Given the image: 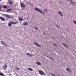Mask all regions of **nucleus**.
Instances as JSON below:
<instances>
[{"mask_svg":"<svg viewBox=\"0 0 76 76\" xmlns=\"http://www.w3.org/2000/svg\"><path fill=\"white\" fill-rule=\"evenodd\" d=\"M18 23V22L16 21L15 22L10 21L8 24V26L9 27H11V26H12V25H16V24Z\"/></svg>","mask_w":76,"mask_h":76,"instance_id":"1","label":"nucleus"},{"mask_svg":"<svg viewBox=\"0 0 76 76\" xmlns=\"http://www.w3.org/2000/svg\"><path fill=\"white\" fill-rule=\"evenodd\" d=\"M34 10L36 11H37V12H39V13H40L41 14H43L44 13V12L43 11H42L37 7H35L34 9Z\"/></svg>","mask_w":76,"mask_h":76,"instance_id":"2","label":"nucleus"},{"mask_svg":"<svg viewBox=\"0 0 76 76\" xmlns=\"http://www.w3.org/2000/svg\"><path fill=\"white\" fill-rule=\"evenodd\" d=\"M3 16L6 18H7V19H10L11 18V16L7 14H3Z\"/></svg>","mask_w":76,"mask_h":76,"instance_id":"3","label":"nucleus"},{"mask_svg":"<svg viewBox=\"0 0 76 76\" xmlns=\"http://www.w3.org/2000/svg\"><path fill=\"white\" fill-rule=\"evenodd\" d=\"M38 72L41 75H45V73L43 72V71L41 70H39Z\"/></svg>","mask_w":76,"mask_h":76,"instance_id":"4","label":"nucleus"},{"mask_svg":"<svg viewBox=\"0 0 76 76\" xmlns=\"http://www.w3.org/2000/svg\"><path fill=\"white\" fill-rule=\"evenodd\" d=\"M1 43L2 44V45H6V46H7V43H5V42H4L3 41H1Z\"/></svg>","mask_w":76,"mask_h":76,"instance_id":"5","label":"nucleus"},{"mask_svg":"<svg viewBox=\"0 0 76 76\" xmlns=\"http://www.w3.org/2000/svg\"><path fill=\"white\" fill-rule=\"evenodd\" d=\"M20 6L21 7H23V8H25V4L23 3H20Z\"/></svg>","mask_w":76,"mask_h":76,"instance_id":"6","label":"nucleus"},{"mask_svg":"<svg viewBox=\"0 0 76 76\" xmlns=\"http://www.w3.org/2000/svg\"><path fill=\"white\" fill-rule=\"evenodd\" d=\"M7 67V65L6 64H4L3 67V69H6Z\"/></svg>","mask_w":76,"mask_h":76,"instance_id":"7","label":"nucleus"},{"mask_svg":"<svg viewBox=\"0 0 76 76\" xmlns=\"http://www.w3.org/2000/svg\"><path fill=\"white\" fill-rule=\"evenodd\" d=\"M11 10H12V9H8L7 10V12H8L9 13L10 12H11Z\"/></svg>","mask_w":76,"mask_h":76,"instance_id":"8","label":"nucleus"},{"mask_svg":"<svg viewBox=\"0 0 76 76\" xmlns=\"http://www.w3.org/2000/svg\"><path fill=\"white\" fill-rule=\"evenodd\" d=\"M34 43L37 46V47H41V46L40 45H38V44L36 42H34Z\"/></svg>","mask_w":76,"mask_h":76,"instance_id":"9","label":"nucleus"},{"mask_svg":"<svg viewBox=\"0 0 76 76\" xmlns=\"http://www.w3.org/2000/svg\"><path fill=\"white\" fill-rule=\"evenodd\" d=\"M0 19L1 20H2V21H5V19H4V18H3L0 16Z\"/></svg>","mask_w":76,"mask_h":76,"instance_id":"10","label":"nucleus"},{"mask_svg":"<svg viewBox=\"0 0 76 76\" xmlns=\"http://www.w3.org/2000/svg\"><path fill=\"white\" fill-rule=\"evenodd\" d=\"M26 55L27 56H30V57H32V54L29 53H26Z\"/></svg>","mask_w":76,"mask_h":76,"instance_id":"11","label":"nucleus"},{"mask_svg":"<svg viewBox=\"0 0 76 76\" xmlns=\"http://www.w3.org/2000/svg\"><path fill=\"white\" fill-rule=\"evenodd\" d=\"M3 8H4V9H8V8H9V7H7V5H4L3 6Z\"/></svg>","mask_w":76,"mask_h":76,"instance_id":"12","label":"nucleus"},{"mask_svg":"<svg viewBox=\"0 0 76 76\" xmlns=\"http://www.w3.org/2000/svg\"><path fill=\"white\" fill-rule=\"evenodd\" d=\"M66 71H67V72H69L72 71V70H71L70 69H69L68 68H66Z\"/></svg>","mask_w":76,"mask_h":76,"instance_id":"13","label":"nucleus"},{"mask_svg":"<svg viewBox=\"0 0 76 76\" xmlns=\"http://www.w3.org/2000/svg\"><path fill=\"white\" fill-rule=\"evenodd\" d=\"M58 13H59V15H61V16H63V14H62V13H61V12L59 11V12H58Z\"/></svg>","mask_w":76,"mask_h":76,"instance_id":"14","label":"nucleus"},{"mask_svg":"<svg viewBox=\"0 0 76 76\" xmlns=\"http://www.w3.org/2000/svg\"><path fill=\"white\" fill-rule=\"evenodd\" d=\"M23 24L25 26L26 25H28V23L26 22H25L23 23Z\"/></svg>","mask_w":76,"mask_h":76,"instance_id":"15","label":"nucleus"},{"mask_svg":"<svg viewBox=\"0 0 76 76\" xmlns=\"http://www.w3.org/2000/svg\"><path fill=\"white\" fill-rule=\"evenodd\" d=\"M9 3L10 4H13V2L12 1H10V0L9 1Z\"/></svg>","mask_w":76,"mask_h":76,"instance_id":"16","label":"nucleus"},{"mask_svg":"<svg viewBox=\"0 0 76 76\" xmlns=\"http://www.w3.org/2000/svg\"><path fill=\"white\" fill-rule=\"evenodd\" d=\"M37 65H41V63L39 62H37Z\"/></svg>","mask_w":76,"mask_h":76,"instance_id":"17","label":"nucleus"},{"mask_svg":"<svg viewBox=\"0 0 76 76\" xmlns=\"http://www.w3.org/2000/svg\"><path fill=\"white\" fill-rule=\"evenodd\" d=\"M28 70L30 71H33V69L31 68H28Z\"/></svg>","mask_w":76,"mask_h":76,"instance_id":"18","label":"nucleus"},{"mask_svg":"<svg viewBox=\"0 0 76 76\" xmlns=\"http://www.w3.org/2000/svg\"><path fill=\"white\" fill-rule=\"evenodd\" d=\"M63 45L66 48H67L68 47V46H67V45H66L64 43H63Z\"/></svg>","mask_w":76,"mask_h":76,"instance_id":"19","label":"nucleus"},{"mask_svg":"<svg viewBox=\"0 0 76 76\" xmlns=\"http://www.w3.org/2000/svg\"><path fill=\"white\" fill-rule=\"evenodd\" d=\"M15 69L16 70H20V69H19V67H15Z\"/></svg>","mask_w":76,"mask_h":76,"instance_id":"20","label":"nucleus"},{"mask_svg":"<svg viewBox=\"0 0 76 76\" xmlns=\"http://www.w3.org/2000/svg\"><path fill=\"white\" fill-rule=\"evenodd\" d=\"M19 20L20 21H22L23 20V18H19Z\"/></svg>","mask_w":76,"mask_h":76,"instance_id":"21","label":"nucleus"},{"mask_svg":"<svg viewBox=\"0 0 76 76\" xmlns=\"http://www.w3.org/2000/svg\"><path fill=\"white\" fill-rule=\"evenodd\" d=\"M69 1H70V3H71V4H73V1H72L71 0H70Z\"/></svg>","mask_w":76,"mask_h":76,"instance_id":"22","label":"nucleus"},{"mask_svg":"<svg viewBox=\"0 0 76 76\" xmlns=\"http://www.w3.org/2000/svg\"><path fill=\"white\" fill-rule=\"evenodd\" d=\"M2 7H3L2 6L0 5V11H1V9Z\"/></svg>","mask_w":76,"mask_h":76,"instance_id":"23","label":"nucleus"},{"mask_svg":"<svg viewBox=\"0 0 76 76\" xmlns=\"http://www.w3.org/2000/svg\"><path fill=\"white\" fill-rule=\"evenodd\" d=\"M0 75L1 76H4V74H3L1 73H0Z\"/></svg>","mask_w":76,"mask_h":76,"instance_id":"24","label":"nucleus"},{"mask_svg":"<svg viewBox=\"0 0 76 76\" xmlns=\"http://www.w3.org/2000/svg\"><path fill=\"white\" fill-rule=\"evenodd\" d=\"M34 29H35V30H38V28L37 27H34Z\"/></svg>","mask_w":76,"mask_h":76,"instance_id":"25","label":"nucleus"},{"mask_svg":"<svg viewBox=\"0 0 76 76\" xmlns=\"http://www.w3.org/2000/svg\"><path fill=\"white\" fill-rule=\"evenodd\" d=\"M51 75H52V76H56V75H55V74H51Z\"/></svg>","mask_w":76,"mask_h":76,"instance_id":"26","label":"nucleus"},{"mask_svg":"<svg viewBox=\"0 0 76 76\" xmlns=\"http://www.w3.org/2000/svg\"><path fill=\"white\" fill-rule=\"evenodd\" d=\"M54 46H57V45H56V44H54Z\"/></svg>","mask_w":76,"mask_h":76,"instance_id":"27","label":"nucleus"},{"mask_svg":"<svg viewBox=\"0 0 76 76\" xmlns=\"http://www.w3.org/2000/svg\"><path fill=\"white\" fill-rule=\"evenodd\" d=\"M45 12H46V11H47V9H45Z\"/></svg>","mask_w":76,"mask_h":76,"instance_id":"28","label":"nucleus"},{"mask_svg":"<svg viewBox=\"0 0 76 76\" xmlns=\"http://www.w3.org/2000/svg\"><path fill=\"white\" fill-rule=\"evenodd\" d=\"M57 28H58V26H57Z\"/></svg>","mask_w":76,"mask_h":76,"instance_id":"29","label":"nucleus"},{"mask_svg":"<svg viewBox=\"0 0 76 76\" xmlns=\"http://www.w3.org/2000/svg\"><path fill=\"white\" fill-rule=\"evenodd\" d=\"M0 1H1V0H0Z\"/></svg>","mask_w":76,"mask_h":76,"instance_id":"30","label":"nucleus"}]
</instances>
